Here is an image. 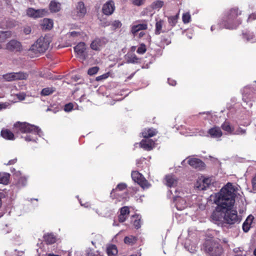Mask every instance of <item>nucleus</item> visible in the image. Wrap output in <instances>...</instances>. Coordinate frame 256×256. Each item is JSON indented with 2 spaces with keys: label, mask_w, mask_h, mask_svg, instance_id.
I'll list each match as a JSON object with an SVG mask.
<instances>
[{
  "label": "nucleus",
  "mask_w": 256,
  "mask_h": 256,
  "mask_svg": "<svg viewBox=\"0 0 256 256\" xmlns=\"http://www.w3.org/2000/svg\"><path fill=\"white\" fill-rule=\"evenodd\" d=\"M214 202L217 206L211 218L216 224H219L220 222H224V215L226 208L234 206L235 202L234 189L231 183H228L216 194Z\"/></svg>",
  "instance_id": "1"
},
{
  "label": "nucleus",
  "mask_w": 256,
  "mask_h": 256,
  "mask_svg": "<svg viewBox=\"0 0 256 256\" xmlns=\"http://www.w3.org/2000/svg\"><path fill=\"white\" fill-rule=\"evenodd\" d=\"M17 134L19 132L26 133L24 138L26 142H36L37 136H41L43 135L42 132L37 126L30 124L26 122H17Z\"/></svg>",
  "instance_id": "2"
},
{
  "label": "nucleus",
  "mask_w": 256,
  "mask_h": 256,
  "mask_svg": "<svg viewBox=\"0 0 256 256\" xmlns=\"http://www.w3.org/2000/svg\"><path fill=\"white\" fill-rule=\"evenodd\" d=\"M241 13V11L239 10L238 8L230 9L223 18L221 24L226 29L236 28L242 22V20L238 18Z\"/></svg>",
  "instance_id": "3"
},
{
  "label": "nucleus",
  "mask_w": 256,
  "mask_h": 256,
  "mask_svg": "<svg viewBox=\"0 0 256 256\" xmlns=\"http://www.w3.org/2000/svg\"><path fill=\"white\" fill-rule=\"evenodd\" d=\"M48 46L49 42L47 39L43 37L40 38L29 49V54L31 57L38 56L39 54L45 52Z\"/></svg>",
  "instance_id": "4"
},
{
  "label": "nucleus",
  "mask_w": 256,
  "mask_h": 256,
  "mask_svg": "<svg viewBox=\"0 0 256 256\" xmlns=\"http://www.w3.org/2000/svg\"><path fill=\"white\" fill-rule=\"evenodd\" d=\"M204 250L210 256H220L223 252L222 246L214 240H208L204 244Z\"/></svg>",
  "instance_id": "5"
},
{
  "label": "nucleus",
  "mask_w": 256,
  "mask_h": 256,
  "mask_svg": "<svg viewBox=\"0 0 256 256\" xmlns=\"http://www.w3.org/2000/svg\"><path fill=\"white\" fill-rule=\"evenodd\" d=\"M233 206H231L229 208H226L224 210V220L227 224H233L239 223L241 221V218L238 216L237 211L232 210Z\"/></svg>",
  "instance_id": "6"
},
{
  "label": "nucleus",
  "mask_w": 256,
  "mask_h": 256,
  "mask_svg": "<svg viewBox=\"0 0 256 256\" xmlns=\"http://www.w3.org/2000/svg\"><path fill=\"white\" fill-rule=\"evenodd\" d=\"M132 180L136 182L143 188H148L150 184L146 178L138 171H133L132 172Z\"/></svg>",
  "instance_id": "7"
},
{
  "label": "nucleus",
  "mask_w": 256,
  "mask_h": 256,
  "mask_svg": "<svg viewBox=\"0 0 256 256\" xmlns=\"http://www.w3.org/2000/svg\"><path fill=\"white\" fill-rule=\"evenodd\" d=\"M86 12V9L84 3L79 2L76 4L75 9L73 12V16L75 19H80L83 18Z\"/></svg>",
  "instance_id": "8"
},
{
  "label": "nucleus",
  "mask_w": 256,
  "mask_h": 256,
  "mask_svg": "<svg viewBox=\"0 0 256 256\" xmlns=\"http://www.w3.org/2000/svg\"><path fill=\"white\" fill-rule=\"evenodd\" d=\"M165 179L166 186L174 188V190H170L169 192L171 194H173V192H174L175 194H176L178 192V190L176 188V186L178 184L177 178L174 175H168L166 176Z\"/></svg>",
  "instance_id": "9"
},
{
  "label": "nucleus",
  "mask_w": 256,
  "mask_h": 256,
  "mask_svg": "<svg viewBox=\"0 0 256 256\" xmlns=\"http://www.w3.org/2000/svg\"><path fill=\"white\" fill-rule=\"evenodd\" d=\"M254 88L250 86H245L242 90V100L244 102L248 103V101L253 100L254 96Z\"/></svg>",
  "instance_id": "10"
},
{
  "label": "nucleus",
  "mask_w": 256,
  "mask_h": 256,
  "mask_svg": "<svg viewBox=\"0 0 256 256\" xmlns=\"http://www.w3.org/2000/svg\"><path fill=\"white\" fill-rule=\"evenodd\" d=\"M164 20L161 19H156L155 34L157 35L160 33L166 32L170 30L164 26Z\"/></svg>",
  "instance_id": "11"
},
{
  "label": "nucleus",
  "mask_w": 256,
  "mask_h": 256,
  "mask_svg": "<svg viewBox=\"0 0 256 256\" xmlns=\"http://www.w3.org/2000/svg\"><path fill=\"white\" fill-rule=\"evenodd\" d=\"M173 200L178 210H182L187 206L186 200L180 196L174 195Z\"/></svg>",
  "instance_id": "12"
},
{
  "label": "nucleus",
  "mask_w": 256,
  "mask_h": 256,
  "mask_svg": "<svg viewBox=\"0 0 256 256\" xmlns=\"http://www.w3.org/2000/svg\"><path fill=\"white\" fill-rule=\"evenodd\" d=\"M46 11L44 9L34 10L32 8H29L26 10V14L28 16L33 18H42L45 15Z\"/></svg>",
  "instance_id": "13"
},
{
  "label": "nucleus",
  "mask_w": 256,
  "mask_h": 256,
  "mask_svg": "<svg viewBox=\"0 0 256 256\" xmlns=\"http://www.w3.org/2000/svg\"><path fill=\"white\" fill-rule=\"evenodd\" d=\"M74 50L79 58H81L83 60L86 59V56L85 53L86 47L84 42H81L78 43L74 48Z\"/></svg>",
  "instance_id": "14"
},
{
  "label": "nucleus",
  "mask_w": 256,
  "mask_h": 256,
  "mask_svg": "<svg viewBox=\"0 0 256 256\" xmlns=\"http://www.w3.org/2000/svg\"><path fill=\"white\" fill-rule=\"evenodd\" d=\"M212 184L210 178H200L196 183V188L200 190H206Z\"/></svg>",
  "instance_id": "15"
},
{
  "label": "nucleus",
  "mask_w": 256,
  "mask_h": 256,
  "mask_svg": "<svg viewBox=\"0 0 256 256\" xmlns=\"http://www.w3.org/2000/svg\"><path fill=\"white\" fill-rule=\"evenodd\" d=\"M94 211L99 216L106 218L110 217L115 212L114 210L110 206H106L102 208L100 212L98 209H94Z\"/></svg>",
  "instance_id": "16"
},
{
  "label": "nucleus",
  "mask_w": 256,
  "mask_h": 256,
  "mask_svg": "<svg viewBox=\"0 0 256 256\" xmlns=\"http://www.w3.org/2000/svg\"><path fill=\"white\" fill-rule=\"evenodd\" d=\"M115 8L114 2L112 0L107 2L102 6V12L106 15L112 14Z\"/></svg>",
  "instance_id": "17"
},
{
  "label": "nucleus",
  "mask_w": 256,
  "mask_h": 256,
  "mask_svg": "<svg viewBox=\"0 0 256 256\" xmlns=\"http://www.w3.org/2000/svg\"><path fill=\"white\" fill-rule=\"evenodd\" d=\"M189 164L192 167L199 170L204 167V164L200 160L196 158H192L188 160Z\"/></svg>",
  "instance_id": "18"
},
{
  "label": "nucleus",
  "mask_w": 256,
  "mask_h": 256,
  "mask_svg": "<svg viewBox=\"0 0 256 256\" xmlns=\"http://www.w3.org/2000/svg\"><path fill=\"white\" fill-rule=\"evenodd\" d=\"M105 44L104 39L97 38L92 42L90 47L94 50H99Z\"/></svg>",
  "instance_id": "19"
},
{
  "label": "nucleus",
  "mask_w": 256,
  "mask_h": 256,
  "mask_svg": "<svg viewBox=\"0 0 256 256\" xmlns=\"http://www.w3.org/2000/svg\"><path fill=\"white\" fill-rule=\"evenodd\" d=\"M141 148L146 150H150L154 146V142L152 139L142 140L140 143Z\"/></svg>",
  "instance_id": "20"
},
{
  "label": "nucleus",
  "mask_w": 256,
  "mask_h": 256,
  "mask_svg": "<svg viewBox=\"0 0 256 256\" xmlns=\"http://www.w3.org/2000/svg\"><path fill=\"white\" fill-rule=\"evenodd\" d=\"M28 74L27 72H17V80H22V82L17 83V84L18 85L20 89H23L25 86L26 82L24 80H26L28 78Z\"/></svg>",
  "instance_id": "21"
},
{
  "label": "nucleus",
  "mask_w": 256,
  "mask_h": 256,
  "mask_svg": "<svg viewBox=\"0 0 256 256\" xmlns=\"http://www.w3.org/2000/svg\"><path fill=\"white\" fill-rule=\"evenodd\" d=\"M148 28V24L146 22L142 24H138L131 26V32L134 36H136V33L142 30H146Z\"/></svg>",
  "instance_id": "22"
},
{
  "label": "nucleus",
  "mask_w": 256,
  "mask_h": 256,
  "mask_svg": "<svg viewBox=\"0 0 256 256\" xmlns=\"http://www.w3.org/2000/svg\"><path fill=\"white\" fill-rule=\"evenodd\" d=\"M208 134L211 138H220L222 134L220 128L218 126H214L210 128L208 131Z\"/></svg>",
  "instance_id": "23"
},
{
  "label": "nucleus",
  "mask_w": 256,
  "mask_h": 256,
  "mask_svg": "<svg viewBox=\"0 0 256 256\" xmlns=\"http://www.w3.org/2000/svg\"><path fill=\"white\" fill-rule=\"evenodd\" d=\"M17 187L23 186L26 184L27 179L24 176H22L20 171L17 172Z\"/></svg>",
  "instance_id": "24"
},
{
  "label": "nucleus",
  "mask_w": 256,
  "mask_h": 256,
  "mask_svg": "<svg viewBox=\"0 0 256 256\" xmlns=\"http://www.w3.org/2000/svg\"><path fill=\"white\" fill-rule=\"evenodd\" d=\"M254 217L252 216H248L242 224V229L244 232H248L250 228Z\"/></svg>",
  "instance_id": "25"
},
{
  "label": "nucleus",
  "mask_w": 256,
  "mask_h": 256,
  "mask_svg": "<svg viewBox=\"0 0 256 256\" xmlns=\"http://www.w3.org/2000/svg\"><path fill=\"white\" fill-rule=\"evenodd\" d=\"M157 131L154 128H146L142 132V135L144 138H150L156 134Z\"/></svg>",
  "instance_id": "26"
},
{
  "label": "nucleus",
  "mask_w": 256,
  "mask_h": 256,
  "mask_svg": "<svg viewBox=\"0 0 256 256\" xmlns=\"http://www.w3.org/2000/svg\"><path fill=\"white\" fill-rule=\"evenodd\" d=\"M242 36L247 41L254 42L256 41V37L252 32L250 31L242 33Z\"/></svg>",
  "instance_id": "27"
},
{
  "label": "nucleus",
  "mask_w": 256,
  "mask_h": 256,
  "mask_svg": "<svg viewBox=\"0 0 256 256\" xmlns=\"http://www.w3.org/2000/svg\"><path fill=\"white\" fill-rule=\"evenodd\" d=\"M44 238L46 244H54L56 242V238L52 234H45Z\"/></svg>",
  "instance_id": "28"
},
{
  "label": "nucleus",
  "mask_w": 256,
  "mask_h": 256,
  "mask_svg": "<svg viewBox=\"0 0 256 256\" xmlns=\"http://www.w3.org/2000/svg\"><path fill=\"white\" fill-rule=\"evenodd\" d=\"M164 5V2L161 0H156L154 1L150 5V8L154 10H159Z\"/></svg>",
  "instance_id": "29"
},
{
  "label": "nucleus",
  "mask_w": 256,
  "mask_h": 256,
  "mask_svg": "<svg viewBox=\"0 0 256 256\" xmlns=\"http://www.w3.org/2000/svg\"><path fill=\"white\" fill-rule=\"evenodd\" d=\"M106 252L108 256H116L118 252L116 246L111 244L108 246Z\"/></svg>",
  "instance_id": "30"
},
{
  "label": "nucleus",
  "mask_w": 256,
  "mask_h": 256,
  "mask_svg": "<svg viewBox=\"0 0 256 256\" xmlns=\"http://www.w3.org/2000/svg\"><path fill=\"white\" fill-rule=\"evenodd\" d=\"M60 2L52 0L50 4V9L52 12H58L60 10Z\"/></svg>",
  "instance_id": "31"
},
{
  "label": "nucleus",
  "mask_w": 256,
  "mask_h": 256,
  "mask_svg": "<svg viewBox=\"0 0 256 256\" xmlns=\"http://www.w3.org/2000/svg\"><path fill=\"white\" fill-rule=\"evenodd\" d=\"M16 78V74L14 72H11L4 74L2 76H0V80H4V81L10 82L14 80Z\"/></svg>",
  "instance_id": "32"
},
{
  "label": "nucleus",
  "mask_w": 256,
  "mask_h": 256,
  "mask_svg": "<svg viewBox=\"0 0 256 256\" xmlns=\"http://www.w3.org/2000/svg\"><path fill=\"white\" fill-rule=\"evenodd\" d=\"M10 180V174L6 172H0V184L6 185Z\"/></svg>",
  "instance_id": "33"
},
{
  "label": "nucleus",
  "mask_w": 256,
  "mask_h": 256,
  "mask_svg": "<svg viewBox=\"0 0 256 256\" xmlns=\"http://www.w3.org/2000/svg\"><path fill=\"white\" fill-rule=\"evenodd\" d=\"M0 134L2 138L8 140H12L14 136L13 133L8 129L2 130Z\"/></svg>",
  "instance_id": "34"
},
{
  "label": "nucleus",
  "mask_w": 256,
  "mask_h": 256,
  "mask_svg": "<svg viewBox=\"0 0 256 256\" xmlns=\"http://www.w3.org/2000/svg\"><path fill=\"white\" fill-rule=\"evenodd\" d=\"M86 254L87 256H103V254L100 250H95L90 248L86 250Z\"/></svg>",
  "instance_id": "35"
},
{
  "label": "nucleus",
  "mask_w": 256,
  "mask_h": 256,
  "mask_svg": "<svg viewBox=\"0 0 256 256\" xmlns=\"http://www.w3.org/2000/svg\"><path fill=\"white\" fill-rule=\"evenodd\" d=\"M221 127L228 134H232L234 128L230 126L228 122H224L222 124Z\"/></svg>",
  "instance_id": "36"
},
{
  "label": "nucleus",
  "mask_w": 256,
  "mask_h": 256,
  "mask_svg": "<svg viewBox=\"0 0 256 256\" xmlns=\"http://www.w3.org/2000/svg\"><path fill=\"white\" fill-rule=\"evenodd\" d=\"M126 62L128 63H138V58L134 54H128L126 56Z\"/></svg>",
  "instance_id": "37"
},
{
  "label": "nucleus",
  "mask_w": 256,
  "mask_h": 256,
  "mask_svg": "<svg viewBox=\"0 0 256 256\" xmlns=\"http://www.w3.org/2000/svg\"><path fill=\"white\" fill-rule=\"evenodd\" d=\"M55 90L54 88H43L41 91V94L42 96H46L52 94Z\"/></svg>",
  "instance_id": "38"
},
{
  "label": "nucleus",
  "mask_w": 256,
  "mask_h": 256,
  "mask_svg": "<svg viewBox=\"0 0 256 256\" xmlns=\"http://www.w3.org/2000/svg\"><path fill=\"white\" fill-rule=\"evenodd\" d=\"M178 20H176V16H170L168 18V22L170 26V27L168 28H172L176 26Z\"/></svg>",
  "instance_id": "39"
},
{
  "label": "nucleus",
  "mask_w": 256,
  "mask_h": 256,
  "mask_svg": "<svg viewBox=\"0 0 256 256\" xmlns=\"http://www.w3.org/2000/svg\"><path fill=\"white\" fill-rule=\"evenodd\" d=\"M246 130L238 126L235 130H233V135L244 136L246 134Z\"/></svg>",
  "instance_id": "40"
},
{
  "label": "nucleus",
  "mask_w": 256,
  "mask_h": 256,
  "mask_svg": "<svg viewBox=\"0 0 256 256\" xmlns=\"http://www.w3.org/2000/svg\"><path fill=\"white\" fill-rule=\"evenodd\" d=\"M136 241V238L132 236H126L124 238V242L126 244H134Z\"/></svg>",
  "instance_id": "41"
},
{
  "label": "nucleus",
  "mask_w": 256,
  "mask_h": 256,
  "mask_svg": "<svg viewBox=\"0 0 256 256\" xmlns=\"http://www.w3.org/2000/svg\"><path fill=\"white\" fill-rule=\"evenodd\" d=\"M191 20V16L188 12L184 13L182 16V20L184 24H186L189 23Z\"/></svg>",
  "instance_id": "42"
},
{
  "label": "nucleus",
  "mask_w": 256,
  "mask_h": 256,
  "mask_svg": "<svg viewBox=\"0 0 256 256\" xmlns=\"http://www.w3.org/2000/svg\"><path fill=\"white\" fill-rule=\"evenodd\" d=\"M43 24L46 29L50 30L52 28L53 22L51 20L44 19Z\"/></svg>",
  "instance_id": "43"
},
{
  "label": "nucleus",
  "mask_w": 256,
  "mask_h": 256,
  "mask_svg": "<svg viewBox=\"0 0 256 256\" xmlns=\"http://www.w3.org/2000/svg\"><path fill=\"white\" fill-rule=\"evenodd\" d=\"M126 186H126V184L124 183V182L120 183L117 185L116 188L113 189L112 190L110 194H112L113 192H116L118 190L120 191H122V190H124L126 188Z\"/></svg>",
  "instance_id": "44"
},
{
  "label": "nucleus",
  "mask_w": 256,
  "mask_h": 256,
  "mask_svg": "<svg viewBox=\"0 0 256 256\" xmlns=\"http://www.w3.org/2000/svg\"><path fill=\"white\" fill-rule=\"evenodd\" d=\"M134 218H135L133 222L134 226L136 229L139 228L140 227V218L138 215H134L132 216Z\"/></svg>",
  "instance_id": "45"
},
{
  "label": "nucleus",
  "mask_w": 256,
  "mask_h": 256,
  "mask_svg": "<svg viewBox=\"0 0 256 256\" xmlns=\"http://www.w3.org/2000/svg\"><path fill=\"white\" fill-rule=\"evenodd\" d=\"M16 48V41L12 40L6 45V48L10 51H13Z\"/></svg>",
  "instance_id": "46"
},
{
  "label": "nucleus",
  "mask_w": 256,
  "mask_h": 256,
  "mask_svg": "<svg viewBox=\"0 0 256 256\" xmlns=\"http://www.w3.org/2000/svg\"><path fill=\"white\" fill-rule=\"evenodd\" d=\"M130 210L128 206H124L120 208V214L128 216L129 214Z\"/></svg>",
  "instance_id": "47"
},
{
  "label": "nucleus",
  "mask_w": 256,
  "mask_h": 256,
  "mask_svg": "<svg viewBox=\"0 0 256 256\" xmlns=\"http://www.w3.org/2000/svg\"><path fill=\"white\" fill-rule=\"evenodd\" d=\"M99 68L98 66H94L88 69V74L92 76L96 74L98 71Z\"/></svg>",
  "instance_id": "48"
},
{
  "label": "nucleus",
  "mask_w": 256,
  "mask_h": 256,
  "mask_svg": "<svg viewBox=\"0 0 256 256\" xmlns=\"http://www.w3.org/2000/svg\"><path fill=\"white\" fill-rule=\"evenodd\" d=\"M146 51V46L144 44H141L140 46L138 48L136 52L140 54H143Z\"/></svg>",
  "instance_id": "49"
},
{
  "label": "nucleus",
  "mask_w": 256,
  "mask_h": 256,
  "mask_svg": "<svg viewBox=\"0 0 256 256\" xmlns=\"http://www.w3.org/2000/svg\"><path fill=\"white\" fill-rule=\"evenodd\" d=\"M11 36V32L9 31L2 32H1L0 38L2 39H6V38H10Z\"/></svg>",
  "instance_id": "50"
},
{
  "label": "nucleus",
  "mask_w": 256,
  "mask_h": 256,
  "mask_svg": "<svg viewBox=\"0 0 256 256\" xmlns=\"http://www.w3.org/2000/svg\"><path fill=\"white\" fill-rule=\"evenodd\" d=\"M109 76V73H106L96 78V81H100L107 78Z\"/></svg>",
  "instance_id": "51"
},
{
  "label": "nucleus",
  "mask_w": 256,
  "mask_h": 256,
  "mask_svg": "<svg viewBox=\"0 0 256 256\" xmlns=\"http://www.w3.org/2000/svg\"><path fill=\"white\" fill-rule=\"evenodd\" d=\"M112 26L114 28H119L122 26V23L119 20H114L112 24Z\"/></svg>",
  "instance_id": "52"
},
{
  "label": "nucleus",
  "mask_w": 256,
  "mask_h": 256,
  "mask_svg": "<svg viewBox=\"0 0 256 256\" xmlns=\"http://www.w3.org/2000/svg\"><path fill=\"white\" fill-rule=\"evenodd\" d=\"M73 108V104L72 103L66 104L64 106V110L66 112H68L71 111Z\"/></svg>",
  "instance_id": "53"
},
{
  "label": "nucleus",
  "mask_w": 256,
  "mask_h": 256,
  "mask_svg": "<svg viewBox=\"0 0 256 256\" xmlns=\"http://www.w3.org/2000/svg\"><path fill=\"white\" fill-rule=\"evenodd\" d=\"M31 28L30 26L24 27L22 30V33L26 35L29 34L31 32Z\"/></svg>",
  "instance_id": "54"
},
{
  "label": "nucleus",
  "mask_w": 256,
  "mask_h": 256,
  "mask_svg": "<svg viewBox=\"0 0 256 256\" xmlns=\"http://www.w3.org/2000/svg\"><path fill=\"white\" fill-rule=\"evenodd\" d=\"M256 19V13L252 14L250 15L248 18V22H250Z\"/></svg>",
  "instance_id": "55"
},
{
  "label": "nucleus",
  "mask_w": 256,
  "mask_h": 256,
  "mask_svg": "<svg viewBox=\"0 0 256 256\" xmlns=\"http://www.w3.org/2000/svg\"><path fill=\"white\" fill-rule=\"evenodd\" d=\"M252 184L253 190L256 191V175L252 178Z\"/></svg>",
  "instance_id": "56"
},
{
  "label": "nucleus",
  "mask_w": 256,
  "mask_h": 256,
  "mask_svg": "<svg viewBox=\"0 0 256 256\" xmlns=\"http://www.w3.org/2000/svg\"><path fill=\"white\" fill-rule=\"evenodd\" d=\"M26 96V94L24 93H20L17 94V98H18L20 100H22L24 99Z\"/></svg>",
  "instance_id": "57"
},
{
  "label": "nucleus",
  "mask_w": 256,
  "mask_h": 256,
  "mask_svg": "<svg viewBox=\"0 0 256 256\" xmlns=\"http://www.w3.org/2000/svg\"><path fill=\"white\" fill-rule=\"evenodd\" d=\"M144 0H134V3L135 5L140 6L143 4Z\"/></svg>",
  "instance_id": "58"
},
{
  "label": "nucleus",
  "mask_w": 256,
  "mask_h": 256,
  "mask_svg": "<svg viewBox=\"0 0 256 256\" xmlns=\"http://www.w3.org/2000/svg\"><path fill=\"white\" fill-rule=\"evenodd\" d=\"M126 218H127V216H122L120 214L118 216V220L120 222H124L126 220Z\"/></svg>",
  "instance_id": "59"
},
{
  "label": "nucleus",
  "mask_w": 256,
  "mask_h": 256,
  "mask_svg": "<svg viewBox=\"0 0 256 256\" xmlns=\"http://www.w3.org/2000/svg\"><path fill=\"white\" fill-rule=\"evenodd\" d=\"M68 34H70V36L72 37H76L80 35V33L79 32H76L75 31H72V32H70Z\"/></svg>",
  "instance_id": "60"
},
{
  "label": "nucleus",
  "mask_w": 256,
  "mask_h": 256,
  "mask_svg": "<svg viewBox=\"0 0 256 256\" xmlns=\"http://www.w3.org/2000/svg\"><path fill=\"white\" fill-rule=\"evenodd\" d=\"M24 50V48L21 44L17 42V52H22Z\"/></svg>",
  "instance_id": "61"
},
{
  "label": "nucleus",
  "mask_w": 256,
  "mask_h": 256,
  "mask_svg": "<svg viewBox=\"0 0 256 256\" xmlns=\"http://www.w3.org/2000/svg\"><path fill=\"white\" fill-rule=\"evenodd\" d=\"M168 84L171 86H175L176 84V82L174 80L168 78Z\"/></svg>",
  "instance_id": "62"
},
{
  "label": "nucleus",
  "mask_w": 256,
  "mask_h": 256,
  "mask_svg": "<svg viewBox=\"0 0 256 256\" xmlns=\"http://www.w3.org/2000/svg\"><path fill=\"white\" fill-rule=\"evenodd\" d=\"M15 163V160H12L8 161V162L6 164L7 165H11Z\"/></svg>",
  "instance_id": "63"
},
{
  "label": "nucleus",
  "mask_w": 256,
  "mask_h": 256,
  "mask_svg": "<svg viewBox=\"0 0 256 256\" xmlns=\"http://www.w3.org/2000/svg\"><path fill=\"white\" fill-rule=\"evenodd\" d=\"M234 252H236V253H238V252H240L241 250H240V248H235L234 250Z\"/></svg>",
  "instance_id": "64"
}]
</instances>
